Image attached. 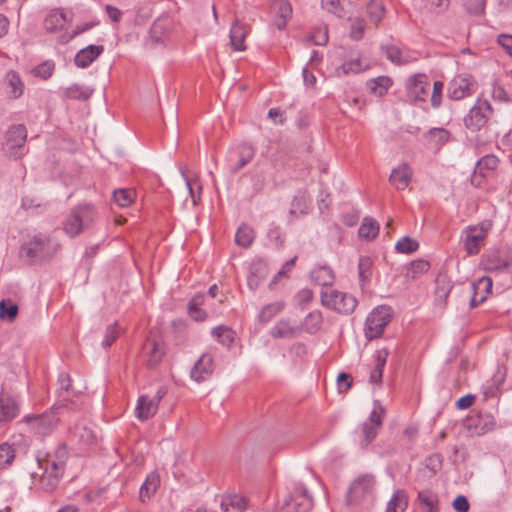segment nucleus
<instances>
[{
    "mask_svg": "<svg viewBox=\"0 0 512 512\" xmlns=\"http://www.w3.org/2000/svg\"><path fill=\"white\" fill-rule=\"evenodd\" d=\"M97 217L95 208L87 203L79 204L71 209L62 222L63 232L70 238H75L90 229Z\"/></svg>",
    "mask_w": 512,
    "mask_h": 512,
    "instance_id": "1",
    "label": "nucleus"
},
{
    "mask_svg": "<svg viewBox=\"0 0 512 512\" xmlns=\"http://www.w3.org/2000/svg\"><path fill=\"white\" fill-rule=\"evenodd\" d=\"M58 244L46 234H36L20 247V257L28 264L50 259L55 255Z\"/></svg>",
    "mask_w": 512,
    "mask_h": 512,
    "instance_id": "2",
    "label": "nucleus"
},
{
    "mask_svg": "<svg viewBox=\"0 0 512 512\" xmlns=\"http://www.w3.org/2000/svg\"><path fill=\"white\" fill-rule=\"evenodd\" d=\"M67 451L64 446L59 447L54 455H48L39 465L44 468L40 477V486L46 492H53L64 473Z\"/></svg>",
    "mask_w": 512,
    "mask_h": 512,
    "instance_id": "3",
    "label": "nucleus"
},
{
    "mask_svg": "<svg viewBox=\"0 0 512 512\" xmlns=\"http://www.w3.org/2000/svg\"><path fill=\"white\" fill-rule=\"evenodd\" d=\"M66 398L59 403L54 404L50 410L37 415H27L23 418L29 429L35 434L44 437L51 434L57 427L59 422V411L66 407L64 403Z\"/></svg>",
    "mask_w": 512,
    "mask_h": 512,
    "instance_id": "4",
    "label": "nucleus"
},
{
    "mask_svg": "<svg viewBox=\"0 0 512 512\" xmlns=\"http://www.w3.org/2000/svg\"><path fill=\"white\" fill-rule=\"evenodd\" d=\"M494 110L491 103L486 99L478 98L464 117V125L472 132H477L486 127L492 119Z\"/></svg>",
    "mask_w": 512,
    "mask_h": 512,
    "instance_id": "5",
    "label": "nucleus"
},
{
    "mask_svg": "<svg viewBox=\"0 0 512 512\" xmlns=\"http://www.w3.org/2000/svg\"><path fill=\"white\" fill-rule=\"evenodd\" d=\"M376 480L372 474H363L357 477L350 485L347 493V503L358 505L365 500L372 498L375 490Z\"/></svg>",
    "mask_w": 512,
    "mask_h": 512,
    "instance_id": "6",
    "label": "nucleus"
},
{
    "mask_svg": "<svg viewBox=\"0 0 512 512\" xmlns=\"http://www.w3.org/2000/svg\"><path fill=\"white\" fill-rule=\"evenodd\" d=\"M392 318V310L389 306L376 307L367 317L365 322V336L368 340L379 338Z\"/></svg>",
    "mask_w": 512,
    "mask_h": 512,
    "instance_id": "7",
    "label": "nucleus"
},
{
    "mask_svg": "<svg viewBox=\"0 0 512 512\" xmlns=\"http://www.w3.org/2000/svg\"><path fill=\"white\" fill-rule=\"evenodd\" d=\"M321 303L338 313L349 314L354 311L358 302L351 294L338 290H326L321 292Z\"/></svg>",
    "mask_w": 512,
    "mask_h": 512,
    "instance_id": "8",
    "label": "nucleus"
},
{
    "mask_svg": "<svg viewBox=\"0 0 512 512\" xmlns=\"http://www.w3.org/2000/svg\"><path fill=\"white\" fill-rule=\"evenodd\" d=\"M27 140V130L23 124L11 126L5 137L4 149L9 157L20 159L23 155L24 145Z\"/></svg>",
    "mask_w": 512,
    "mask_h": 512,
    "instance_id": "9",
    "label": "nucleus"
},
{
    "mask_svg": "<svg viewBox=\"0 0 512 512\" xmlns=\"http://www.w3.org/2000/svg\"><path fill=\"white\" fill-rule=\"evenodd\" d=\"M313 501L303 485H297L282 507V512H309Z\"/></svg>",
    "mask_w": 512,
    "mask_h": 512,
    "instance_id": "10",
    "label": "nucleus"
},
{
    "mask_svg": "<svg viewBox=\"0 0 512 512\" xmlns=\"http://www.w3.org/2000/svg\"><path fill=\"white\" fill-rule=\"evenodd\" d=\"M481 265L487 272L508 270L512 268V253L508 254L499 250L491 251L483 255Z\"/></svg>",
    "mask_w": 512,
    "mask_h": 512,
    "instance_id": "11",
    "label": "nucleus"
},
{
    "mask_svg": "<svg viewBox=\"0 0 512 512\" xmlns=\"http://www.w3.org/2000/svg\"><path fill=\"white\" fill-rule=\"evenodd\" d=\"M20 414L19 401L9 393L0 392V429Z\"/></svg>",
    "mask_w": 512,
    "mask_h": 512,
    "instance_id": "12",
    "label": "nucleus"
},
{
    "mask_svg": "<svg viewBox=\"0 0 512 512\" xmlns=\"http://www.w3.org/2000/svg\"><path fill=\"white\" fill-rule=\"evenodd\" d=\"M406 88L411 101L425 102L429 91L428 77L425 74L413 75L407 80Z\"/></svg>",
    "mask_w": 512,
    "mask_h": 512,
    "instance_id": "13",
    "label": "nucleus"
},
{
    "mask_svg": "<svg viewBox=\"0 0 512 512\" xmlns=\"http://www.w3.org/2000/svg\"><path fill=\"white\" fill-rule=\"evenodd\" d=\"M487 236V230L483 226H470L465 230L464 248L468 255H476Z\"/></svg>",
    "mask_w": 512,
    "mask_h": 512,
    "instance_id": "14",
    "label": "nucleus"
},
{
    "mask_svg": "<svg viewBox=\"0 0 512 512\" xmlns=\"http://www.w3.org/2000/svg\"><path fill=\"white\" fill-rule=\"evenodd\" d=\"M473 93V82L468 77L456 76L448 86V97L453 100H460Z\"/></svg>",
    "mask_w": 512,
    "mask_h": 512,
    "instance_id": "15",
    "label": "nucleus"
},
{
    "mask_svg": "<svg viewBox=\"0 0 512 512\" xmlns=\"http://www.w3.org/2000/svg\"><path fill=\"white\" fill-rule=\"evenodd\" d=\"M214 371V359L209 353H204L194 364L190 376L196 382H202L209 378Z\"/></svg>",
    "mask_w": 512,
    "mask_h": 512,
    "instance_id": "16",
    "label": "nucleus"
},
{
    "mask_svg": "<svg viewBox=\"0 0 512 512\" xmlns=\"http://www.w3.org/2000/svg\"><path fill=\"white\" fill-rule=\"evenodd\" d=\"M493 281L490 277H482L478 281L473 282L471 289L473 295L470 299V306L472 308L484 302L487 296L492 292Z\"/></svg>",
    "mask_w": 512,
    "mask_h": 512,
    "instance_id": "17",
    "label": "nucleus"
},
{
    "mask_svg": "<svg viewBox=\"0 0 512 512\" xmlns=\"http://www.w3.org/2000/svg\"><path fill=\"white\" fill-rule=\"evenodd\" d=\"M143 351L147 358V365L149 367H155L158 365L165 354L163 343L155 338L147 339L144 344Z\"/></svg>",
    "mask_w": 512,
    "mask_h": 512,
    "instance_id": "18",
    "label": "nucleus"
},
{
    "mask_svg": "<svg viewBox=\"0 0 512 512\" xmlns=\"http://www.w3.org/2000/svg\"><path fill=\"white\" fill-rule=\"evenodd\" d=\"M412 176L411 167L407 163H402L392 170L389 181L397 190H404L410 184Z\"/></svg>",
    "mask_w": 512,
    "mask_h": 512,
    "instance_id": "19",
    "label": "nucleus"
},
{
    "mask_svg": "<svg viewBox=\"0 0 512 512\" xmlns=\"http://www.w3.org/2000/svg\"><path fill=\"white\" fill-rule=\"evenodd\" d=\"M157 410V400L152 399L148 395H141L137 401L135 416L140 421H146L152 418L157 413Z\"/></svg>",
    "mask_w": 512,
    "mask_h": 512,
    "instance_id": "20",
    "label": "nucleus"
},
{
    "mask_svg": "<svg viewBox=\"0 0 512 512\" xmlns=\"http://www.w3.org/2000/svg\"><path fill=\"white\" fill-rule=\"evenodd\" d=\"M104 52L103 45H88L77 52L74 62L79 68L88 67Z\"/></svg>",
    "mask_w": 512,
    "mask_h": 512,
    "instance_id": "21",
    "label": "nucleus"
},
{
    "mask_svg": "<svg viewBox=\"0 0 512 512\" xmlns=\"http://www.w3.org/2000/svg\"><path fill=\"white\" fill-rule=\"evenodd\" d=\"M71 22L67 14L61 9H54L44 19V28L49 33H55L64 29L67 23Z\"/></svg>",
    "mask_w": 512,
    "mask_h": 512,
    "instance_id": "22",
    "label": "nucleus"
},
{
    "mask_svg": "<svg viewBox=\"0 0 512 512\" xmlns=\"http://www.w3.org/2000/svg\"><path fill=\"white\" fill-rule=\"evenodd\" d=\"M171 30L172 20L169 17L158 18L150 28V39L155 44L162 43Z\"/></svg>",
    "mask_w": 512,
    "mask_h": 512,
    "instance_id": "23",
    "label": "nucleus"
},
{
    "mask_svg": "<svg viewBox=\"0 0 512 512\" xmlns=\"http://www.w3.org/2000/svg\"><path fill=\"white\" fill-rule=\"evenodd\" d=\"M248 30L245 25L235 20L230 29V44L235 51H245V38Z\"/></svg>",
    "mask_w": 512,
    "mask_h": 512,
    "instance_id": "24",
    "label": "nucleus"
},
{
    "mask_svg": "<svg viewBox=\"0 0 512 512\" xmlns=\"http://www.w3.org/2000/svg\"><path fill=\"white\" fill-rule=\"evenodd\" d=\"M205 294H196L193 296L187 306V312L191 319L197 322H203L207 319L208 314L201 307L205 304Z\"/></svg>",
    "mask_w": 512,
    "mask_h": 512,
    "instance_id": "25",
    "label": "nucleus"
},
{
    "mask_svg": "<svg viewBox=\"0 0 512 512\" xmlns=\"http://www.w3.org/2000/svg\"><path fill=\"white\" fill-rule=\"evenodd\" d=\"M272 9L277 14V19L275 20L276 27L279 30H283L292 14V7L290 3L287 0H274L272 3Z\"/></svg>",
    "mask_w": 512,
    "mask_h": 512,
    "instance_id": "26",
    "label": "nucleus"
},
{
    "mask_svg": "<svg viewBox=\"0 0 512 512\" xmlns=\"http://www.w3.org/2000/svg\"><path fill=\"white\" fill-rule=\"evenodd\" d=\"M220 507L223 512H244L247 507L246 499L237 494L222 496Z\"/></svg>",
    "mask_w": 512,
    "mask_h": 512,
    "instance_id": "27",
    "label": "nucleus"
},
{
    "mask_svg": "<svg viewBox=\"0 0 512 512\" xmlns=\"http://www.w3.org/2000/svg\"><path fill=\"white\" fill-rule=\"evenodd\" d=\"M238 161L232 165L230 170L232 174L238 173L244 168L255 156V149L251 144L242 143L238 146Z\"/></svg>",
    "mask_w": 512,
    "mask_h": 512,
    "instance_id": "28",
    "label": "nucleus"
},
{
    "mask_svg": "<svg viewBox=\"0 0 512 512\" xmlns=\"http://www.w3.org/2000/svg\"><path fill=\"white\" fill-rule=\"evenodd\" d=\"M301 328L298 326L290 325L287 320L278 321L270 331L273 338H294L299 335Z\"/></svg>",
    "mask_w": 512,
    "mask_h": 512,
    "instance_id": "29",
    "label": "nucleus"
},
{
    "mask_svg": "<svg viewBox=\"0 0 512 512\" xmlns=\"http://www.w3.org/2000/svg\"><path fill=\"white\" fill-rule=\"evenodd\" d=\"M389 351L387 349H380L376 351L375 355V367L370 373L369 380L371 383H380L383 376V369L385 367Z\"/></svg>",
    "mask_w": 512,
    "mask_h": 512,
    "instance_id": "30",
    "label": "nucleus"
},
{
    "mask_svg": "<svg viewBox=\"0 0 512 512\" xmlns=\"http://www.w3.org/2000/svg\"><path fill=\"white\" fill-rule=\"evenodd\" d=\"M93 89L79 84H73L62 91V96L71 100H88L93 94Z\"/></svg>",
    "mask_w": 512,
    "mask_h": 512,
    "instance_id": "31",
    "label": "nucleus"
},
{
    "mask_svg": "<svg viewBox=\"0 0 512 512\" xmlns=\"http://www.w3.org/2000/svg\"><path fill=\"white\" fill-rule=\"evenodd\" d=\"M418 501L423 512H439L438 496L431 490L420 491Z\"/></svg>",
    "mask_w": 512,
    "mask_h": 512,
    "instance_id": "32",
    "label": "nucleus"
},
{
    "mask_svg": "<svg viewBox=\"0 0 512 512\" xmlns=\"http://www.w3.org/2000/svg\"><path fill=\"white\" fill-rule=\"evenodd\" d=\"M391 85L392 80L388 76H379L377 78L369 79L366 82V87L370 93L377 96H383L386 94Z\"/></svg>",
    "mask_w": 512,
    "mask_h": 512,
    "instance_id": "33",
    "label": "nucleus"
},
{
    "mask_svg": "<svg viewBox=\"0 0 512 512\" xmlns=\"http://www.w3.org/2000/svg\"><path fill=\"white\" fill-rule=\"evenodd\" d=\"M408 506V496L404 490H396L387 503L386 512H404Z\"/></svg>",
    "mask_w": 512,
    "mask_h": 512,
    "instance_id": "34",
    "label": "nucleus"
},
{
    "mask_svg": "<svg viewBox=\"0 0 512 512\" xmlns=\"http://www.w3.org/2000/svg\"><path fill=\"white\" fill-rule=\"evenodd\" d=\"M160 484V478L159 475L156 473H151L146 477V480L140 487V500L142 502L145 501V499H149L157 490L158 486Z\"/></svg>",
    "mask_w": 512,
    "mask_h": 512,
    "instance_id": "35",
    "label": "nucleus"
},
{
    "mask_svg": "<svg viewBox=\"0 0 512 512\" xmlns=\"http://www.w3.org/2000/svg\"><path fill=\"white\" fill-rule=\"evenodd\" d=\"M378 233H379L378 222L371 217H365L363 219L362 224L360 225V227L358 229L359 237L366 239V240H372L378 235Z\"/></svg>",
    "mask_w": 512,
    "mask_h": 512,
    "instance_id": "36",
    "label": "nucleus"
},
{
    "mask_svg": "<svg viewBox=\"0 0 512 512\" xmlns=\"http://www.w3.org/2000/svg\"><path fill=\"white\" fill-rule=\"evenodd\" d=\"M312 280L321 286H330L334 282V273L329 267H319L311 272Z\"/></svg>",
    "mask_w": 512,
    "mask_h": 512,
    "instance_id": "37",
    "label": "nucleus"
},
{
    "mask_svg": "<svg viewBox=\"0 0 512 512\" xmlns=\"http://www.w3.org/2000/svg\"><path fill=\"white\" fill-rule=\"evenodd\" d=\"M212 335L220 344L226 347H231L235 340V332L225 325L215 327L212 330Z\"/></svg>",
    "mask_w": 512,
    "mask_h": 512,
    "instance_id": "38",
    "label": "nucleus"
},
{
    "mask_svg": "<svg viewBox=\"0 0 512 512\" xmlns=\"http://www.w3.org/2000/svg\"><path fill=\"white\" fill-rule=\"evenodd\" d=\"M99 25V21H90L77 25L71 32H65L61 34L58 38V43L67 44L76 36L92 29L93 27Z\"/></svg>",
    "mask_w": 512,
    "mask_h": 512,
    "instance_id": "39",
    "label": "nucleus"
},
{
    "mask_svg": "<svg viewBox=\"0 0 512 512\" xmlns=\"http://www.w3.org/2000/svg\"><path fill=\"white\" fill-rule=\"evenodd\" d=\"M358 274L360 285L363 288L372 276V259L368 256H362L358 262Z\"/></svg>",
    "mask_w": 512,
    "mask_h": 512,
    "instance_id": "40",
    "label": "nucleus"
},
{
    "mask_svg": "<svg viewBox=\"0 0 512 512\" xmlns=\"http://www.w3.org/2000/svg\"><path fill=\"white\" fill-rule=\"evenodd\" d=\"M255 238L254 230L246 224H242L235 235V242L237 245L248 248Z\"/></svg>",
    "mask_w": 512,
    "mask_h": 512,
    "instance_id": "41",
    "label": "nucleus"
},
{
    "mask_svg": "<svg viewBox=\"0 0 512 512\" xmlns=\"http://www.w3.org/2000/svg\"><path fill=\"white\" fill-rule=\"evenodd\" d=\"M368 68V64L364 63L360 57L344 62L341 67L337 69L338 75L356 74Z\"/></svg>",
    "mask_w": 512,
    "mask_h": 512,
    "instance_id": "42",
    "label": "nucleus"
},
{
    "mask_svg": "<svg viewBox=\"0 0 512 512\" xmlns=\"http://www.w3.org/2000/svg\"><path fill=\"white\" fill-rule=\"evenodd\" d=\"M385 11V6L381 0H370L367 4V14L376 25L382 21Z\"/></svg>",
    "mask_w": 512,
    "mask_h": 512,
    "instance_id": "43",
    "label": "nucleus"
},
{
    "mask_svg": "<svg viewBox=\"0 0 512 512\" xmlns=\"http://www.w3.org/2000/svg\"><path fill=\"white\" fill-rule=\"evenodd\" d=\"M323 318L320 311L310 312L304 319L303 327L309 334H315L322 326Z\"/></svg>",
    "mask_w": 512,
    "mask_h": 512,
    "instance_id": "44",
    "label": "nucleus"
},
{
    "mask_svg": "<svg viewBox=\"0 0 512 512\" xmlns=\"http://www.w3.org/2000/svg\"><path fill=\"white\" fill-rule=\"evenodd\" d=\"M284 306L285 304L282 301L267 304L260 311L258 316L259 320L264 323L269 322L273 317H275L283 310Z\"/></svg>",
    "mask_w": 512,
    "mask_h": 512,
    "instance_id": "45",
    "label": "nucleus"
},
{
    "mask_svg": "<svg viewBox=\"0 0 512 512\" xmlns=\"http://www.w3.org/2000/svg\"><path fill=\"white\" fill-rule=\"evenodd\" d=\"M18 314V306L10 299L0 301V319L13 322Z\"/></svg>",
    "mask_w": 512,
    "mask_h": 512,
    "instance_id": "46",
    "label": "nucleus"
},
{
    "mask_svg": "<svg viewBox=\"0 0 512 512\" xmlns=\"http://www.w3.org/2000/svg\"><path fill=\"white\" fill-rule=\"evenodd\" d=\"M499 164V159L493 155H485L477 162V169L484 176L487 172L494 171Z\"/></svg>",
    "mask_w": 512,
    "mask_h": 512,
    "instance_id": "47",
    "label": "nucleus"
},
{
    "mask_svg": "<svg viewBox=\"0 0 512 512\" xmlns=\"http://www.w3.org/2000/svg\"><path fill=\"white\" fill-rule=\"evenodd\" d=\"M430 263L423 259L414 260L407 269V277L416 279L418 276L428 272Z\"/></svg>",
    "mask_w": 512,
    "mask_h": 512,
    "instance_id": "48",
    "label": "nucleus"
},
{
    "mask_svg": "<svg viewBox=\"0 0 512 512\" xmlns=\"http://www.w3.org/2000/svg\"><path fill=\"white\" fill-rule=\"evenodd\" d=\"M378 429L379 428L376 427L375 424L365 422L362 424L360 440L361 447H367L375 439Z\"/></svg>",
    "mask_w": 512,
    "mask_h": 512,
    "instance_id": "49",
    "label": "nucleus"
},
{
    "mask_svg": "<svg viewBox=\"0 0 512 512\" xmlns=\"http://www.w3.org/2000/svg\"><path fill=\"white\" fill-rule=\"evenodd\" d=\"M135 192L131 189H119L113 192V199L119 207H128L134 200Z\"/></svg>",
    "mask_w": 512,
    "mask_h": 512,
    "instance_id": "50",
    "label": "nucleus"
},
{
    "mask_svg": "<svg viewBox=\"0 0 512 512\" xmlns=\"http://www.w3.org/2000/svg\"><path fill=\"white\" fill-rule=\"evenodd\" d=\"M427 138L432 141L435 145H444L450 139V132L445 128H431L427 134Z\"/></svg>",
    "mask_w": 512,
    "mask_h": 512,
    "instance_id": "51",
    "label": "nucleus"
},
{
    "mask_svg": "<svg viewBox=\"0 0 512 512\" xmlns=\"http://www.w3.org/2000/svg\"><path fill=\"white\" fill-rule=\"evenodd\" d=\"M418 248L419 243L409 236L402 237L395 245L396 251L403 254H411L417 251Z\"/></svg>",
    "mask_w": 512,
    "mask_h": 512,
    "instance_id": "52",
    "label": "nucleus"
},
{
    "mask_svg": "<svg viewBox=\"0 0 512 512\" xmlns=\"http://www.w3.org/2000/svg\"><path fill=\"white\" fill-rule=\"evenodd\" d=\"M6 80L8 86L11 88L13 98L20 97L23 93V83L21 82L19 75L14 71H9L6 74Z\"/></svg>",
    "mask_w": 512,
    "mask_h": 512,
    "instance_id": "53",
    "label": "nucleus"
},
{
    "mask_svg": "<svg viewBox=\"0 0 512 512\" xmlns=\"http://www.w3.org/2000/svg\"><path fill=\"white\" fill-rule=\"evenodd\" d=\"M189 195L192 200L193 206H196L201 200L202 186L198 179H188L184 177Z\"/></svg>",
    "mask_w": 512,
    "mask_h": 512,
    "instance_id": "54",
    "label": "nucleus"
},
{
    "mask_svg": "<svg viewBox=\"0 0 512 512\" xmlns=\"http://www.w3.org/2000/svg\"><path fill=\"white\" fill-rule=\"evenodd\" d=\"M366 28L365 20L361 17H356L351 20L350 37L355 41L363 38Z\"/></svg>",
    "mask_w": 512,
    "mask_h": 512,
    "instance_id": "55",
    "label": "nucleus"
},
{
    "mask_svg": "<svg viewBox=\"0 0 512 512\" xmlns=\"http://www.w3.org/2000/svg\"><path fill=\"white\" fill-rule=\"evenodd\" d=\"M15 453L11 445L3 443L0 445V469L5 468L14 460Z\"/></svg>",
    "mask_w": 512,
    "mask_h": 512,
    "instance_id": "56",
    "label": "nucleus"
},
{
    "mask_svg": "<svg viewBox=\"0 0 512 512\" xmlns=\"http://www.w3.org/2000/svg\"><path fill=\"white\" fill-rule=\"evenodd\" d=\"M486 0H466L464 7L467 13L473 16H480L485 11Z\"/></svg>",
    "mask_w": 512,
    "mask_h": 512,
    "instance_id": "57",
    "label": "nucleus"
},
{
    "mask_svg": "<svg viewBox=\"0 0 512 512\" xmlns=\"http://www.w3.org/2000/svg\"><path fill=\"white\" fill-rule=\"evenodd\" d=\"M382 50L385 53V56L388 60L396 65H402L404 61L401 59L402 52L400 48L394 45L383 46Z\"/></svg>",
    "mask_w": 512,
    "mask_h": 512,
    "instance_id": "58",
    "label": "nucleus"
},
{
    "mask_svg": "<svg viewBox=\"0 0 512 512\" xmlns=\"http://www.w3.org/2000/svg\"><path fill=\"white\" fill-rule=\"evenodd\" d=\"M308 39L315 45L323 46L328 42V29L327 27L316 28L308 37Z\"/></svg>",
    "mask_w": 512,
    "mask_h": 512,
    "instance_id": "59",
    "label": "nucleus"
},
{
    "mask_svg": "<svg viewBox=\"0 0 512 512\" xmlns=\"http://www.w3.org/2000/svg\"><path fill=\"white\" fill-rule=\"evenodd\" d=\"M119 336V327L117 323L111 324L106 328L105 336L102 341L104 348L110 347Z\"/></svg>",
    "mask_w": 512,
    "mask_h": 512,
    "instance_id": "60",
    "label": "nucleus"
},
{
    "mask_svg": "<svg viewBox=\"0 0 512 512\" xmlns=\"http://www.w3.org/2000/svg\"><path fill=\"white\" fill-rule=\"evenodd\" d=\"M54 71V63L45 61L34 69V74L42 79H48Z\"/></svg>",
    "mask_w": 512,
    "mask_h": 512,
    "instance_id": "61",
    "label": "nucleus"
},
{
    "mask_svg": "<svg viewBox=\"0 0 512 512\" xmlns=\"http://www.w3.org/2000/svg\"><path fill=\"white\" fill-rule=\"evenodd\" d=\"M444 84L441 81H435L433 84V91L431 95V105L434 108H438L442 102V91Z\"/></svg>",
    "mask_w": 512,
    "mask_h": 512,
    "instance_id": "62",
    "label": "nucleus"
},
{
    "mask_svg": "<svg viewBox=\"0 0 512 512\" xmlns=\"http://www.w3.org/2000/svg\"><path fill=\"white\" fill-rule=\"evenodd\" d=\"M451 291V286L449 283H443L440 285L438 282V285L435 290L436 300L441 306H445L447 297Z\"/></svg>",
    "mask_w": 512,
    "mask_h": 512,
    "instance_id": "63",
    "label": "nucleus"
},
{
    "mask_svg": "<svg viewBox=\"0 0 512 512\" xmlns=\"http://www.w3.org/2000/svg\"><path fill=\"white\" fill-rule=\"evenodd\" d=\"M313 299V292L308 288L300 290L296 295V300L301 309L305 308Z\"/></svg>",
    "mask_w": 512,
    "mask_h": 512,
    "instance_id": "64",
    "label": "nucleus"
}]
</instances>
